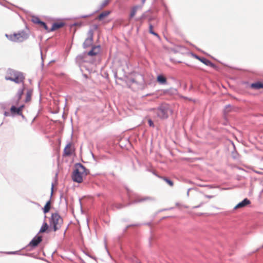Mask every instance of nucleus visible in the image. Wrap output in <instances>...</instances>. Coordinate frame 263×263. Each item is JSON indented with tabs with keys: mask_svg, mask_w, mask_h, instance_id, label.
<instances>
[{
	"mask_svg": "<svg viewBox=\"0 0 263 263\" xmlns=\"http://www.w3.org/2000/svg\"><path fill=\"white\" fill-rule=\"evenodd\" d=\"M42 240V237L41 236H35L29 242L28 246L34 248L36 247Z\"/></svg>",
	"mask_w": 263,
	"mask_h": 263,
	"instance_id": "8",
	"label": "nucleus"
},
{
	"mask_svg": "<svg viewBox=\"0 0 263 263\" xmlns=\"http://www.w3.org/2000/svg\"><path fill=\"white\" fill-rule=\"evenodd\" d=\"M100 51V46H96L92 47L91 50L88 52H87L88 56H93L98 54Z\"/></svg>",
	"mask_w": 263,
	"mask_h": 263,
	"instance_id": "9",
	"label": "nucleus"
},
{
	"mask_svg": "<svg viewBox=\"0 0 263 263\" xmlns=\"http://www.w3.org/2000/svg\"><path fill=\"white\" fill-rule=\"evenodd\" d=\"M145 1L146 0H142V3L144 4V3L145 2Z\"/></svg>",
	"mask_w": 263,
	"mask_h": 263,
	"instance_id": "42",
	"label": "nucleus"
},
{
	"mask_svg": "<svg viewBox=\"0 0 263 263\" xmlns=\"http://www.w3.org/2000/svg\"><path fill=\"white\" fill-rule=\"evenodd\" d=\"M63 23H55L52 24L51 28L50 29V31H53L57 29H59L62 27L63 26Z\"/></svg>",
	"mask_w": 263,
	"mask_h": 263,
	"instance_id": "15",
	"label": "nucleus"
},
{
	"mask_svg": "<svg viewBox=\"0 0 263 263\" xmlns=\"http://www.w3.org/2000/svg\"><path fill=\"white\" fill-rule=\"evenodd\" d=\"M17 251H15V252H8V254H17Z\"/></svg>",
	"mask_w": 263,
	"mask_h": 263,
	"instance_id": "35",
	"label": "nucleus"
},
{
	"mask_svg": "<svg viewBox=\"0 0 263 263\" xmlns=\"http://www.w3.org/2000/svg\"><path fill=\"white\" fill-rule=\"evenodd\" d=\"M4 115L5 116H9V112H7V111H5V113H4Z\"/></svg>",
	"mask_w": 263,
	"mask_h": 263,
	"instance_id": "37",
	"label": "nucleus"
},
{
	"mask_svg": "<svg viewBox=\"0 0 263 263\" xmlns=\"http://www.w3.org/2000/svg\"><path fill=\"white\" fill-rule=\"evenodd\" d=\"M50 201H48L46 203V205L44 206V213H46L49 212V211L50 210Z\"/></svg>",
	"mask_w": 263,
	"mask_h": 263,
	"instance_id": "23",
	"label": "nucleus"
},
{
	"mask_svg": "<svg viewBox=\"0 0 263 263\" xmlns=\"http://www.w3.org/2000/svg\"><path fill=\"white\" fill-rule=\"evenodd\" d=\"M110 12L109 11H105L102 12L98 16V20H102L103 18L107 16L110 14Z\"/></svg>",
	"mask_w": 263,
	"mask_h": 263,
	"instance_id": "17",
	"label": "nucleus"
},
{
	"mask_svg": "<svg viewBox=\"0 0 263 263\" xmlns=\"http://www.w3.org/2000/svg\"><path fill=\"white\" fill-rule=\"evenodd\" d=\"M151 33L155 36H158V34L157 33H156L155 32H154V31H153Z\"/></svg>",
	"mask_w": 263,
	"mask_h": 263,
	"instance_id": "34",
	"label": "nucleus"
},
{
	"mask_svg": "<svg viewBox=\"0 0 263 263\" xmlns=\"http://www.w3.org/2000/svg\"><path fill=\"white\" fill-rule=\"evenodd\" d=\"M153 26L151 24H149V33H151L153 30Z\"/></svg>",
	"mask_w": 263,
	"mask_h": 263,
	"instance_id": "31",
	"label": "nucleus"
},
{
	"mask_svg": "<svg viewBox=\"0 0 263 263\" xmlns=\"http://www.w3.org/2000/svg\"><path fill=\"white\" fill-rule=\"evenodd\" d=\"M200 61L208 66H213L212 62L205 58L200 59Z\"/></svg>",
	"mask_w": 263,
	"mask_h": 263,
	"instance_id": "19",
	"label": "nucleus"
},
{
	"mask_svg": "<svg viewBox=\"0 0 263 263\" xmlns=\"http://www.w3.org/2000/svg\"><path fill=\"white\" fill-rule=\"evenodd\" d=\"M148 18V22H151L153 18L151 16H148L147 17Z\"/></svg>",
	"mask_w": 263,
	"mask_h": 263,
	"instance_id": "36",
	"label": "nucleus"
},
{
	"mask_svg": "<svg viewBox=\"0 0 263 263\" xmlns=\"http://www.w3.org/2000/svg\"><path fill=\"white\" fill-rule=\"evenodd\" d=\"M205 196H206V197H207L208 198H211L213 197L212 196H210V195H206Z\"/></svg>",
	"mask_w": 263,
	"mask_h": 263,
	"instance_id": "39",
	"label": "nucleus"
},
{
	"mask_svg": "<svg viewBox=\"0 0 263 263\" xmlns=\"http://www.w3.org/2000/svg\"><path fill=\"white\" fill-rule=\"evenodd\" d=\"M70 146H71L70 143H68L66 145V146L64 149V153L65 155L69 156L71 154V152L70 150Z\"/></svg>",
	"mask_w": 263,
	"mask_h": 263,
	"instance_id": "12",
	"label": "nucleus"
},
{
	"mask_svg": "<svg viewBox=\"0 0 263 263\" xmlns=\"http://www.w3.org/2000/svg\"><path fill=\"white\" fill-rule=\"evenodd\" d=\"M144 200H145L144 199H136L135 200V201L134 202H135V203L139 202L142 201Z\"/></svg>",
	"mask_w": 263,
	"mask_h": 263,
	"instance_id": "32",
	"label": "nucleus"
},
{
	"mask_svg": "<svg viewBox=\"0 0 263 263\" xmlns=\"http://www.w3.org/2000/svg\"><path fill=\"white\" fill-rule=\"evenodd\" d=\"M10 111L12 114H17L19 115V109H17L15 106H11Z\"/></svg>",
	"mask_w": 263,
	"mask_h": 263,
	"instance_id": "20",
	"label": "nucleus"
},
{
	"mask_svg": "<svg viewBox=\"0 0 263 263\" xmlns=\"http://www.w3.org/2000/svg\"><path fill=\"white\" fill-rule=\"evenodd\" d=\"M5 79L7 80H10L16 83H24V77L23 73L12 70L9 69Z\"/></svg>",
	"mask_w": 263,
	"mask_h": 263,
	"instance_id": "2",
	"label": "nucleus"
},
{
	"mask_svg": "<svg viewBox=\"0 0 263 263\" xmlns=\"http://www.w3.org/2000/svg\"><path fill=\"white\" fill-rule=\"evenodd\" d=\"M164 180L171 186H172L173 185V182L172 181H171V180L166 178H164Z\"/></svg>",
	"mask_w": 263,
	"mask_h": 263,
	"instance_id": "27",
	"label": "nucleus"
},
{
	"mask_svg": "<svg viewBox=\"0 0 263 263\" xmlns=\"http://www.w3.org/2000/svg\"><path fill=\"white\" fill-rule=\"evenodd\" d=\"M157 81L161 84H164L166 83L165 78L161 75H159L157 77Z\"/></svg>",
	"mask_w": 263,
	"mask_h": 263,
	"instance_id": "16",
	"label": "nucleus"
},
{
	"mask_svg": "<svg viewBox=\"0 0 263 263\" xmlns=\"http://www.w3.org/2000/svg\"><path fill=\"white\" fill-rule=\"evenodd\" d=\"M24 107V105H21L19 107H17V109H19V115H22V110L23 108Z\"/></svg>",
	"mask_w": 263,
	"mask_h": 263,
	"instance_id": "29",
	"label": "nucleus"
},
{
	"mask_svg": "<svg viewBox=\"0 0 263 263\" xmlns=\"http://www.w3.org/2000/svg\"><path fill=\"white\" fill-rule=\"evenodd\" d=\"M40 25L42 26H43L45 29V30H46L47 31H50V30L48 29V28L45 23L42 21Z\"/></svg>",
	"mask_w": 263,
	"mask_h": 263,
	"instance_id": "28",
	"label": "nucleus"
},
{
	"mask_svg": "<svg viewBox=\"0 0 263 263\" xmlns=\"http://www.w3.org/2000/svg\"><path fill=\"white\" fill-rule=\"evenodd\" d=\"M88 56L87 52H84L82 54L78 55L76 58V63L79 65L80 67H85L84 65L85 62H88Z\"/></svg>",
	"mask_w": 263,
	"mask_h": 263,
	"instance_id": "6",
	"label": "nucleus"
},
{
	"mask_svg": "<svg viewBox=\"0 0 263 263\" xmlns=\"http://www.w3.org/2000/svg\"><path fill=\"white\" fill-rule=\"evenodd\" d=\"M153 110L157 117L161 119H165L168 117L170 109L169 106L165 104H162L156 109H153Z\"/></svg>",
	"mask_w": 263,
	"mask_h": 263,
	"instance_id": "4",
	"label": "nucleus"
},
{
	"mask_svg": "<svg viewBox=\"0 0 263 263\" xmlns=\"http://www.w3.org/2000/svg\"><path fill=\"white\" fill-rule=\"evenodd\" d=\"M32 93V90L30 89L28 90L26 93V99H25V102H27L31 100V97Z\"/></svg>",
	"mask_w": 263,
	"mask_h": 263,
	"instance_id": "18",
	"label": "nucleus"
},
{
	"mask_svg": "<svg viewBox=\"0 0 263 263\" xmlns=\"http://www.w3.org/2000/svg\"><path fill=\"white\" fill-rule=\"evenodd\" d=\"M63 222V220L61 216L57 213L52 214L49 221V226L52 228L54 231L59 230Z\"/></svg>",
	"mask_w": 263,
	"mask_h": 263,
	"instance_id": "3",
	"label": "nucleus"
},
{
	"mask_svg": "<svg viewBox=\"0 0 263 263\" xmlns=\"http://www.w3.org/2000/svg\"><path fill=\"white\" fill-rule=\"evenodd\" d=\"M5 36L9 40L14 42H22L28 37L27 34L24 31L13 34L8 35L6 34Z\"/></svg>",
	"mask_w": 263,
	"mask_h": 263,
	"instance_id": "5",
	"label": "nucleus"
},
{
	"mask_svg": "<svg viewBox=\"0 0 263 263\" xmlns=\"http://www.w3.org/2000/svg\"><path fill=\"white\" fill-rule=\"evenodd\" d=\"M48 226L46 222H44L40 229V233L45 232L48 229Z\"/></svg>",
	"mask_w": 263,
	"mask_h": 263,
	"instance_id": "21",
	"label": "nucleus"
},
{
	"mask_svg": "<svg viewBox=\"0 0 263 263\" xmlns=\"http://www.w3.org/2000/svg\"><path fill=\"white\" fill-rule=\"evenodd\" d=\"M251 87L255 89H259L260 88H263V83H261L259 82L252 83L251 85Z\"/></svg>",
	"mask_w": 263,
	"mask_h": 263,
	"instance_id": "14",
	"label": "nucleus"
},
{
	"mask_svg": "<svg viewBox=\"0 0 263 263\" xmlns=\"http://www.w3.org/2000/svg\"><path fill=\"white\" fill-rule=\"evenodd\" d=\"M24 89H25V87L24 85V83H23L22 87L18 89V90L17 92V94L16 95V98H17V101H18L21 99L22 96L24 93Z\"/></svg>",
	"mask_w": 263,
	"mask_h": 263,
	"instance_id": "11",
	"label": "nucleus"
},
{
	"mask_svg": "<svg viewBox=\"0 0 263 263\" xmlns=\"http://www.w3.org/2000/svg\"><path fill=\"white\" fill-rule=\"evenodd\" d=\"M232 155H233V157L234 158V159H237V154L236 153H232Z\"/></svg>",
	"mask_w": 263,
	"mask_h": 263,
	"instance_id": "33",
	"label": "nucleus"
},
{
	"mask_svg": "<svg viewBox=\"0 0 263 263\" xmlns=\"http://www.w3.org/2000/svg\"><path fill=\"white\" fill-rule=\"evenodd\" d=\"M148 17V14H147V12H146L145 13H144L141 16V17H140L139 18H137V21H141L143 19H145L146 18H147Z\"/></svg>",
	"mask_w": 263,
	"mask_h": 263,
	"instance_id": "25",
	"label": "nucleus"
},
{
	"mask_svg": "<svg viewBox=\"0 0 263 263\" xmlns=\"http://www.w3.org/2000/svg\"><path fill=\"white\" fill-rule=\"evenodd\" d=\"M86 169L81 163H77L73 171L72 178L73 181L81 183L83 177L87 175Z\"/></svg>",
	"mask_w": 263,
	"mask_h": 263,
	"instance_id": "1",
	"label": "nucleus"
},
{
	"mask_svg": "<svg viewBox=\"0 0 263 263\" xmlns=\"http://www.w3.org/2000/svg\"><path fill=\"white\" fill-rule=\"evenodd\" d=\"M195 58H197V59H199V60H200V58L198 56H197V55H195Z\"/></svg>",
	"mask_w": 263,
	"mask_h": 263,
	"instance_id": "41",
	"label": "nucleus"
},
{
	"mask_svg": "<svg viewBox=\"0 0 263 263\" xmlns=\"http://www.w3.org/2000/svg\"><path fill=\"white\" fill-rule=\"evenodd\" d=\"M109 3V2H108L106 0H104L102 3L101 4L100 6V9H102L103 8H104V7H105Z\"/></svg>",
	"mask_w": 263,
	"mask_h": 263,
	"instance_id": "26",
	"label": "nucleus"
},
{
	"mask_svg": "<svg viewBox=\"0 0 263 263\" xmlns=\"http://www.w3.org/2000/svg\"><path fill=\"white\" fill-rule=\"evenodd\" d=\"M250 203V201L247 198L244 199L241 202L238 203L234 208V210H236L240 208H242L246 205L249 204Z\"/></svg>",
	"mask_w": 263,
	"mask_h": 263,
	"instance_id": "10",
	"label": "nucleus"
},
{
	"mask_svg": "<svg viewBox=\"0 0 263 263\" xmlns=\"http://www.w3.org/2000/svg\"><path fill=\"white\" fill-rule=\"evenodd\" d=\"M201 204H200L199 205H197V206H195L193 207L194 209H195V208H198L199 207H200L201 206Z\"/></svg>",
	"mask_w": 263,
	"mask_h": 263,
	"instance_id": "40",
	"label": "nucleus"
},
{
	"mask_svg": "<svg viewBox=\"0 0 263 263\" xmlns=\"http://www.w3.org/2000/svg\"><path fill=\"white\" fill-rule=\"evenodd\" d=\"M232 110V106L230 105H228L226 106L224 110L223 113L226 115L227 114H228Z\"/></svg>",
	"mask_w": 263,
	"mask_h": 263,
	"instance_id": "22",
	"label": "nucleus"
},
{
	"mask_svg": "<svg viewBox=\"0 0 263 263\" xmlns=\"http://www.w3.org/2000/svg\"><path fill=\"white\" fill-rule=\"evenodd\" d=\"M148 124L150 126H152V127H154V124L153 123V122L152 121V120L149 119L148 120Z\"/></svg>",
	"mask_w": 263,
	"mask_h": 263,
	"instance_id": "30",
	"label": "nucleus"
},
{
	"mask_svg": "<svg viewBox=\"0 0 263 263\" xmlns=\"http://www.w3.org/2000/svg\"><path fill=\"white\" fill-rule=\"evenodd\" d=\"M53 188V184H52V186H51V195H52Z\"/></svg>",
	"mask_w": 263,
	"mask_h": 263,
	"instance_id": "38",
	"label": "nucleus"
},
{
	"mask_svg": "<svg viewBox=\"0 0 263 263\" xmlns=\"http://www.w3.org/2000/svg\"><path fill=\"white\" fill-rule=\"evenodd\" d=\"M87 35L88 37L85 40L83 43L84 48H87L92 44L93 35V30L92 29H90L87 33Z\"/></svg>",
	"mask_w": 263,
	"mask_h": 263,
	"instance_id": "7",
	"label": "nucleus"
},
{
	"mask_svg": "<svg viewBox=\"0 0 263 263\" xmlns=\"http://www.w3.org/2000/svg\"><path fill=\"white\" fill-rule=\"evenodd\" d=\"M32 21L35 24H40L41 21L40 20L39 18L36 16H33L32 18Z\"/></svg>",
	"mask_w": 263,
	"mask_h": 263,
	"instance_id": "24",
	"label": "nucleus"
},
{
	"mask_svg": "<svg viewBox=\"0 0 263 263\" xmlns=\"http://www.w3.org/2000/svg\"><path fill=\"white\" fill-rule=\"evenodd\" d=\"M139 8H140V7L139 6H135L134 7H133L132 8L130 15H129L130 18L133 17L135 15L138 9Z\"/></svg>",
	"mask_w": 263,
	"mask_h": 263,
	"instance_id": "13",
	"label": "nucleus"
}]
</instances>
